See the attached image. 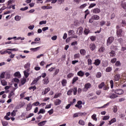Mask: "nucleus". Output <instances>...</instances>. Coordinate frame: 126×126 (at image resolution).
Returning a JSON list of instances; mask_svg holds the SVG:
<instances>
[{
	"label": "nucleus",
	"instance_id": "nucleus-54",
	"mask_svg": "<svg viewBox=\"0 0 126 126\" xmlns=\"http://www.w3.org/2000/svg\"><path fill=\"white\" fill-rule=\"evenodd\" d=\"M110 84L111 85V88L112 89V88H114V81L113 80H110Z\"/></svg>",
	"mask_w": 126,
	"mask_h": 126
},
{
	"label": "nucleus",
	"instance_id": "nucleus-23",
	"mask_svg": "<svg viewBox=\"0 0 126 126\" xmlns=\"http://www.w3.org/2000/svg\"><path fill=\"white\" fill-rule=\"evenodd\" d=\"M78 80V77H74L72 81V84H74Z\"/></svg>",
	"mask_w": 126,
	"mask_h": 126
},
{
	"label": "nucleus",
	"instance_id": "nucleus-52",
	"mask_svg": "<svg viewBox=\"0 0 126 126\" xmlns=\"http://www.w3.org/2000/svg\"><path fill=\"white\" fill-rule=\"evenodd\" d=\"M88 65H92V60L90 59H88Z\"/></svg>",
	"mask_w": 126,
	"mask_h": 126
},
{
	"label": "nucleus",
	"instance_id": "nucleus-45",
	"mask_svg": "<svg viewBox=\"0 0 126 126\" xmlns=\"http://www.w3.org/2000/svg\"><path fill=\"white\" fill-rule=\"evenodd\" d=\"M105 71L106 72H111V71H112V67H108L106 68Z\"/></svg>",
	"mask_w": 126,
	"mask_h": 126
},
{
	"label": "nucleus",
	"instance_id": "nucleus-36",
	"mask_svg": "<svg viewBox=\"0 0 126 126\" xmlns=\"http://www.w3.org/2000/svg\"><path fill=\"white\" fill-rule=\"evenodd\" d=\"M121 5L124 9H126V2H123L122 1Z\"/></svg>",
	"mask_w": 126,
	"mask_h": 126
},
{
	"label": "nucleus",
	"instance_id": "nucleus-49",
	"mask_svg": "<svg viewBox=\"0 0 126 126\" xmlns=\"http://www.w3.org/2000/svg\"><path fill=\"white\" fill-rule=\"evenodd\" d=\"M32 106H40V102L36 101L32 103Z\"/></svg>",
	"mask_w": 126,
	"mask_h": 126
},
{
	"label": "nucleus",
	"instance_id": "nucleus-38",
	"mask_svg": "<svg viewBox=\"0 0 126 126\" xmlns=\"http://www.w3.org/2000/svg\"><path fill=\"white\" fill-rule=\"evenodd\" d=\"M80 58V54L79 53L76 54L74 55V59L75 60L76 59H79Z\"/></svg>",
	"mask_w": 126,
	"mask_h": 126
},
{
	"label": "nucleus",
	"instance_id": "nucleus-32",
	"mask_svg": "<svg viewBox=\"0 0 126 126\" xmlns=\"http://www.w3.org/2000/svg\"><path fill=\"white\" fill-rule=\"evenodd\" d=\"M117 97H118V95L113 94L109 96V98H110V99H115V98H117Z\"/></svg>",
	"mask_w": 126,
	"mask_h": 126
},
{
	"label": "nucleus",
	"instance_id": "nucleus-53",
	"mask_svg": "<svg viewBox=\"0 0 126 126\" xmlns=\"http://www.w3.org/2000/svg\"><path fill=\"white\" fill-rule=\"evenodd\" d=\"M109 119H110V116H105L103 118V121H107V120H109Z\"/></svg>",
	"mask_w": 126,
	"mask_h": 126
},
{
	"label": "nucleus",
	"instance_id": "nucleus-4",
	"mask_svg": "<svg viewBox=\"0 0 126 126\" xmlns=\"http://www.w3.org/2000/svg\"><path fill=\"white\" fill-rule=\"evenodd\" d=\"M90 88H91V84L88 83L85 85L83 91L86 92V91H87L88 89H90Z\"/></svg>",
	"mask_w": 126,
	"mask_h": 126
},
{
	"label": "nucleus",
	"instance_id": "nucleus-6",
	"mask_svg": "<svg viewBox=\"0 0 126 126\" xmlns=\"http://www.w3.org/2000/svg\"><path fill=\"white\" fill-rule=\"evenodd\" d=\"M50 91L51 88H50L49 87L45 88L44 91L42 92V95H46V94H47Z\"/></svg>",
	"mask_w": 126,
	"mask_h": 126
},
{
	"label": "nucleus",
	"instance_id": "nucleus-2",
	"mask_svg": "<svg viewBox=\"0 0 126 126\" xmlns=\"http://www.w3.org/2000/svg\"><path fill=\"white\" fill-rule=\"evenodd\" d=\"M114 41H115V37H114V36H110L108 37L107 40V46H110V45H111V44H112Z\"/></svg>",
	"mask_w": 126,
	"mask_h": 126
},
{
	"label": "nucleus",
	"instance_id": "nucleus-58",
	"mask_svg": "<svg viewBox=\"0 0 126 126\" xmlns=\"http://www.w3.org/2000/svg\"><path fill=\"white\" fill-rule=\"evenodd\" d=\"M74 34V32L72 30H70L68 31V35H71Z\"/></svg>",
	"mask_w": 126,
	"mask_h": 126
},
{
	"label": "nucleus",
	"instance_id": "nucleus-33",
	"mask_svg": "<svg viewBox=\"0 0 126 126\" xmlns=\"http://www.w3.org/2000/svg\"><path fill=\"white\" fill-rule=\"evenodd\" d=\"M14 95V92H13V91H12L10 93H9L8 98H10Z\"/></svg>",
	"mask_w": 126,
	"mask_h": 126
},
{
	"label": "nucleus",
	"instance_id": "nucleus-21",
	"mask_svg": "<svg viewBox=\"0 0 126 126\" xmlns=\"http://www.w3.org/2000/svg\"><path fill=\"white\" fill-rule=\"evenodd\" d=\"M85 13V19H86V17H87V15L90 14V11H89V10L87 9L84 12Z\"/></svg>",
	"mask_w": 126,
	"mask_h": 126
},
{
	"label": "nucleus",
	"instance_id": "nucleus-25",
	"mask_svg": "<svg viewBox=\"0 0 126 126\" xmlns=\"http://www.w3.org/2000/svg\"><path fill=\"white\" fill-rule=\"evenodd\" d=\"M42 118H43V116H42V115H39L36 118V120H37V121H36L35 123H39V122H40V120H41V119H42Z\"/></svg>",
	"mask_w": 126,
	"mask_h": 126
},
{
	"label": "nucleus",
	"instance_id": "nucleus-55",
	"mask_svg": "<svg viewBox=\"0 0 126 126\" xmlns=\"http://www.w3.org/2000/svg\"><path fill=\"white\" fill-rule=\"evenodd\" d=\"M121 62L120 61H117L115 63V65L116 66H121Z\"/></svg>",
	"mask_w": 126,
	"mask_h": 126
},
{
	"label": "nucleus",
	"instance_id": "nucleus-5",
	"mask_svg": "<svg viewBox=\"0 0 126 126\" xmlns=\"http://www.w3.org/2000/svg\"><path fill=\"white\" fill-rule=\"evenodd\" d=\"M114 93L118 95H122V94H124V91L122 89H118L114 91Z\"/></svg>",
	"mask_w": 126,
	"mask_h": 126
},
{
	"label": "nucleus",
	"instance_id": "nucleus-29",
	"mask_svg": "<svg viewBox=\"0 0 126 126\" xmlns=\"http://www.w3.org/2000/svg\"><path fill=\"white\" fill-rule=\"evenodd\" d=\"M61 95H62V93L56 94L54 96V99H57V98H59V97H60V96H61Z\"/></svg>",
	"mask_w": 126,
	"mask_h": 126
},
{
	"label": "nucleus",
	"instance_id": "nucleus-40",
	"mask_svg": "<svg viewBox=\"0 0 126 126\" xmlns=\"http://www.w3.org/2000/svg\"><path fill=\"white\" fill-rule=\"evenodd\" d=\"M94 6H96V3H92L90 4V6H89L88 8L90 9V8H92V7H94Z\"/></svg>",
	"mask_w": 126,
	"mask_h": 126
},
{
	"label": "nucleus",
	"instance_id": "nucleus-15",
	"mask_svg": "<svg viewBox=\"0 0 126 126\" xmlns=\"http://www.w3.org/2000/svg\"><path fill=\"white\" fill-rule=\"evenodd\" d=\"M77 75H78V76L82 77L83 76H84V72L80 70L77 72Z\"/></svg>",
	"mask_w": 126,
	"mask_h": 126
},
{
	"label": "nucleus",
	"instance_id": "nucleus-16",
	"mask_svg": "<svg viewBox=\"0 0 126 126\" xmlns=\"http://www.w3.org/2000/svg\"><path fill=\"white\" fill-rule=\"evenodd\" d=\"M80 54L82 55V56H85L86 54V50H85V49H81L80 50Z\"/></svg>",
	"mask_w": 126,
	"mask_h": 126
},
{
	"label": "nucleus",
	"instance_id": "nucleus-27",
	"mask_svg": "<svg viewBox=\"0 0 126 126\" xmlns=\"http://www.w3.org/2000/svg\"><path fill=\"white\" fill-rule=\"evenodd\" d=\"M90 32V31L88 29H85L84 31V33L85 35H87L88 34H89Z\"/></svg>",
	"mask_w": 126,
	"mask_h": 126
},
{
	"label": "nucleus",
	"instance_id": "nucleus-60",
	"mask_svg": "<svg viewBox=\"0 0 126 126\" xmlns=\"http://www.w3.org/2000/svg\"><path fill=\"white\" fill-rule=\"evenodd\" d=\"M105 24H106V22H105V21H101L100 22V26H104V25H105Z\"/></svg>",
	"mask_w": 126,
	"mask_h": 126
},
{
	"label": "nucleus",
	"instance_id": "nucleus-46",
	"mask_svg": "<svg viewBox=\"0 0 126 126\" xmlns=\"http://www.w3.org/2000/svg\"><path fill=\"white\" fill-rule=\"evenodd\" d=\"M118 41L119 42V43H120V44L122 46H123V42H124V39H123V38H120L118 39Z\"/></svg>",
	"mask_w": 126,
	"mask_h": 126
},
{
	"label": "nucleus",
	"instance_id": "nucleus-8",
	"mask_svg": "<svg viewBox=\"0 0 126 126\" xmlns=\"http://www.w3.org/2000/svg\"><path fill=\"white\" fill-rule=\"evenodd\" d=\"M43 84L47 85L49 82H50V81L49 80V77H46L44 79H43Z\"/></svg>",
	"mask_w": 126,
	"mask_h": 126
},
{
	"label": "nucleus",
	"instance_id": "nucleus-7",
	"mask_svg": "<svg viewBox=\"0 0 126 126\" xmlns=\"http://www.w3.org/2000/svg\"><path fill=\"white\" fill-rule=\"evenodd\" d=\"M92 11L93 13H95V14H97L101 12V10L98 8H95L94 9H93Z\"/></svg>",
	"mask_w": 126,
	"mask_h": 126
},
{
	"label": "nucleus",
	"instance_id": "nucleus-50",
	"mask_svg": "<svg viewBox=\"0 0 126 126\" xmlns=\"http://www.w3.org/2000/svg\"><path fill=\"white\" fill-rule=\"evenodd\" d=\"M102 76V73H101L100 72H98L96 74V77L97 78H100Z\"/></svg>",
	"mask_w": 126,
	"mask_h": 126
},
{
	"label": "nucleus",
	"instance_id": "nucleus-61",
	"mask_svg": "<svg viewBox=\"0 0 126 126\" xmlns=\"http://www.w3.org/2000/svg\"><path fill=\"white\" fill-rule=\"evenodd\" d=\"M90 39H91V41H92L93 42H94V41H95L96 40V36H92L90 37Z\"/></svg>",
	"mask_w": 126,
	"mask_h": 126
},
{
	"label": "nucleus",
	"instance_id": "nucleus-30",
	"mask_svg": "<svg viewBox=\"0 0 126 126\" xmlns=\"http://www.w3.org/2000/svg\"><path fill=\"white\" fill-rule=\"evenodd\" d=\"M1 83L2 85H3V86H5V85H7V82H6L5 80H1Z\"/></svg>",
	"mask_w": 126,
	"mask_h": 126
},
{
	"label": "nucleus",
	"instance_id": "nucleus-42",
	"mask_svg": "<svg viewBox=\"0 0 126 126\" xmlns=\"http://www.w3.org/2000/svg\"><path fill=\"white\" fill-rule=\"evenodd\" d=\"M24 74L26 78H28V77L29 76V73H28V72L26 71H24Z\"/></svg>",
	"mask_w": 126,
	"mask_h": 126
},
{
	"label": "nucleus",
	"instance_id": "nucleus-64",
	"mask_svg": "<svg viewBox=\"0 0 126 126\" xmlns=\"http://www.w3.org/2000/svg\"><path fill=\"white\" fill-rule=\"evenodd\" d=\"M125 46H123L121 48V51L123 52H125L126 50V44L124 45Z\"/></svg>",
	"mask_w": 126,
	"mask_h": 126
},
{
	"label": "nucleus",
	"instance_id": "nucleus-22",
	"mask_svg": "<svg viewBox=\"0 0 126 126\" xmlns=\"http://www.w3.org/2000/svg\"><path fill=\"white\" fill-rule=\"evenodd\" d=\"M46 123H47L46 121H42L38 124V126H45V125H46Z\"/></svg>",
	"mask_w": 126,
	"mask_h": 126
},
{
	"label": "nucleus",
	"instance_id": "nucleus-51",
	"mask_svg": "<svg viewBox=\"0 0 126 126\" xmlns=\"http://www.w3.org/2000/svg\"><path fill=\"white\" fill-rule=\"evenodd\" d=\"M72 91H73L74 95H76L77 93V88H74V89L72 90Z\"/></svg>",
	"mask_w": 126,
	"mask_h": 126
},
{
	"label": "nucleus",
	"instance_id": "nucleus-12",
	"mask_svg": "<svg viewBox=\"0 0 126 126\" xmlns=\"http://www.w3.org/2000/svg\"><path fill=\"white\" fill-rule=\"evenodd\" d=\"M120 78H121V75L119 74H116L115 76H114V80L115 81H119V80H120Z\"/></svg>",
	"mask_w": 126,
	"mask_h": 126
},
{
	"label": "nucleus",
	"instance_id": "nucleus-41",
	"mask_svg": "<svg viewBox=\"0 0 126 126\" xmlns=\"http://www.w3.org/2000/svg\"><path fill=\"white\" fill-rule=\"evenodd\" d=\"M87 6V3H84L81 6H80L79 8L80 9H83V8H84L85 7H86Z\"/></svg>",
	"mask_w": 126,
	"mask_h": 126
},
{
	"label": "nucleus",
	"instance_id": "nucleus-59",
	"mask_svg": "<svg viewBox=\"0 0 126 126\" xmlns=\"http://www.w3.org/2000/svg\"><path fill=\"white\" fill-rule=\"evenodd\" d=\"M48 113L49 115H53V114H54V109H51L50 110L48 111Z\"/></svg>",
	"mask_w": 126,
	"mask_h": 126
},
{
	"label": "nucleus",
	"instance_id": "nucleus-57",
	"mask_svg": "<svg viewBox=\"0 0 126 126\" xmlns=\"http://www.w3.org/2000/svg\"><path fill=\"white\" fill-rule=\"evenodd\" d=\"M121 24H123L122 27H124V26H126V21L125 20H122Z\"/></svg>",
	"mask_w": 126,
	"mask_h": 126
},
{
	"label": "nucleus",
	"instance_id": "nucleus-18",
	"mask_svg": "<svg viewBox=\"0 0 126 126\" xmlns=\"http://www.w3.org/2000/svg\"><path fill=\"white\" fill-rule=\"evenodd\" d=\"M78 31H79V34L81 35L83 33V28L80 27L78 29Z\"/></svg>",
	"mask_w": 126,
	"mask_h": 126
},
{
	"label": "nucleus",
	"instance_id": "nucleus-35",
	"mask_svg": "<svg viewBox=\"0 0 126 126\" xmlns=\"http://www.w3.org/2000/svg\"><path fill=\"white\" fill-rule=\"evenodd\" d=\"M78 124L81 126H84L85 125V122L82 120H80L79 121Z\"/></svg>",
	"mask_w": 126,
	"mask_h": 126
},
{
	"label": "nucleus",
	"instance_id": "nucleus-17",
	"mask_svg": "<svg viewBox=\"0 0 126 126\" xmlns=\"http://www.w3.org/2000/svg\"><path fill=\"white\" fill-rule=\"evenodd\" d=\"M92 17H93V19L94 20H99L100 19V16L97 15H94Z\"/></svg>",
	"mask_w": 126,
	"mask_h": 126
},
{
	"label": "nucleus",
	"instance_id": "nucleus-39",
	"mask_svg": "<svg viewBox=\"0 0 126 126\" xmlns=\"http://www.w3.org/2000/svg\"><path fill=\"white\" fill-rule=\"evenodd\" d=\"M22 85H24L25 83H26V79L23 78L21 80Z\"/></svg>",
	"mask_w": 126,
	"mask_h": 126
},
{
	"label": "nucleus",
	"instance_id": "nucleus-48",
	"mask_svg": "<svg viewBox=\"0 0 126 126\" xmlns=\"http://www.w3.org/2000/svg\"><path fill=\"white\" fill-rule=\"evenodd\" d=\"M29 90H32V89L33 90V91H35L36 89H37V88L35 86H31L29 88Z\"/></svg>",
	"mask_w": 126,
	"mask_h": 126
},
{
	"label": "nucleus",
	"instance_id": "nucleus-56",
	"mask_svg": "<svg viewBox=\"0 0 126 126\" xmlns=\"http://www.w3.org/2000/svg\"><path fill=\"white\" fill-rule=\"evenodd\" d=\"M1 123L3 126H6L8 125V123L6 121H1Z\"/></svg>",
	"mask_w": 126,
	"mask_h": 126
},
{
	"label": "nucleus",
	"instance_id": "nucleus-14",
	"mask_svg": "<svg viewBox=\"0 0 126 126\" xmlns=\"http://www.w3.org/2000/svg\"><path fill=\"white\" fill-rule=\"evenodd\" d=\"M14 76L18 77V78H20V77H21V74H20V72L19 71H17L14 74Z\"/></svg>",
	"mask_w": 126,
	"mask_h": 126
},
{
	"label": "nucleus",
	"instance_id": "nucleus-20",
	"mask_svg": "<svg viewBox=\"0 0 126 126\" xmlns=\"http://www.w3.org/2000/svg\"><path fill=\"white\" fill-rule=\"evenodd\" d=\"M46 113V110L43 108H41L39 110V111L37 113L38 115L40 114H45Z\"/></svg>",
	"mask_w": 126,
	"mask_h": 126
},
{
	"label": "nucleus",
	"instance_id": "nucleus-47",
	"mask_svg": "<svg viewBox=\"0 0 126 126\" xmlns=\"http://www.w3.org/2000/svg\"><path fill=\"white\" fill-rule=\"evenodd\" d=\"M73 75L74 74L72 73H70L67 75V78H71V77H73Z\"/></svg>",
	"mask_w": 126,
	"mask_h": 126
},
{
	"label": "nucleus",
	"instance_id": "nucleus-26",
	"mask_svg": "<svg viewBox=\"0 0 126 126\" xmlns=\"http://www.w3.org/2000/svg\"><path fill=\"white\" fill-rule=\"evenodd\" d=\"M104 86H105V83L102 82L98 85V88L99 89H102L104 87Z\"/></svg>",
	"mask_w": 126,
	"mask_h": 126
},
{
	"label": "nucleus",
	"instance_id": "nucleus-63",
	"mask_svg": "<svg viewBox=\"0 0 126 126\" xmlns=\"http://www.w3.org/2000/svg\"><path fill=\"white\" fill-rule=\"evenodd\" d=\"M117 62V58H114L111 60V63H115Z\"/></svg>",
	"mask_w": 126,
	"mask_h": 126
},
{
	"label": "nucleus",
	"instance_id": "nucleus-11",
	"mask_svg": "<svg viewBox=\"0 0 126 126\" xmlns=\"http://www.w3.org/2000/svg\"><path fill=\"white\" fill-rule=\"evenodd\" d=\"M62 103V100L60 99H57L54 102V105L55 106H59V105H61Z\"/></svg>",
	"mask_w": 126,
	"mask_h": 126
},
{
	"label": "nucleus",
	"instance_id": "nucleus-31",
	"mask_svg": "<svg viewBox=\"0 0 126 126\" xmlns=\"http://www.w3.org/2000/svg\"><path fill=\"white\" fill-rule=\"evenodd\" d=\"M105 47H101L100 48H99L98 49V52L99 53H103V52H104V51H105Z\"/></svg>",
	"mask_w": 126,
	"mask_h": 126
},
{
	"label": "nucleus",
	"instance_id": "nucleus-1",
	"mask_svg": "<svg viewBox=\"0 0 126 126\" xmlns=\"http://www.w3.org/2000/svg\"><path fill=\"white\" fill-rule=\"evenodd\" d=\"M117 37H124L125 36V32L123 31V29H120L116 31Z\"/></svg>",
	"mask_w": 126,
	"mask_h": 126
},
{
	"label": "nucleus",
	"instance_id": "nucleus-24",
	"mask_svg": "<svg viewBox=\"0 0 126 126\" xmlns=\"http://www.w3.org/2000/svg\"><path fill=\"white\" fill-rule=\"evenodd\" d=\"M32 106L33 105H32L31 103H29L27 105V111H30L32 109Z\"/></svg>",
	"mask_w": 126,
	"mask_h": 126
},
{
	"label": "nucleus",
	"instance_id": "nucleus-28",
	"mask_svg": "<svg viewBox=\"0 0 126 126\" xmlns=\"http://www.w3.org/2000/svg\"><path fill=\"white\" fill-rule=\"evenodd\" d=\"M21 19V16H20L19 15H16L15 17V20H16V21H20Z\"/></svg>",
	"mask_w": 126,
	"mask_h": 126
},
{
	"label": "nucleus",
	"instance_id": "nucleus-37",
	"mask_svg": "<svg viewBox=\"0 0 126 126\" xmlns=\"http://www.w3.org/2000/svg\"><path fill=\"white\" fill-rule=\"evenodd\" d=\"M16 112H17V110H13L11 113V117H15L16 115Z\"/></svg>",
	"mask_w": 126,
	"mask_h": 126
},
{
	"label": "nucleus",
	"instance_id": "nucleus-10",
	"mask_svg": "<svg viewBox=\"0 0 126 126\" xmlns=\"http://www.w3.org/2000/svg\"><path fill=\"white\" fill-rule=\"evenodd\" d=\"M100 63H101V60L99 59H96L94 60V65H96V66H97L98 65H99Z\"/></svg>",
	"mask_w": 126,
	"mask_h": 126
},
{
	"label": "nucleus",
	"instance_id": "nucleus-62",
	"mask_svg": "<svg viewBox=\"0 0 126 126\" xmlns=\"http://www.w3.org/2000/svg\"><path fill=\"white\" fill-rule=\"evenodd\" d=\"M25 68H29L30 67V63H28L24 66Z\"/></svg>",
	"mask_w": 126,
	"mask_h": 126
},
{
	"label": "nucleus",
	"instance_id": "nucleus-19",
	"mask_svg": "<svg viewBox=\"0 0 126 126\" xmlns=\"http://www.w3.org/2000/svg\"><path fill=\"white\" fill-rule=\"evenodd\" d=\"M92 119L94 121H95V122H97V121H98V119H97V115H96L95 114H94L92 116Z\"/></svg>",
	"mask_w": 126,
	"mask_h": 126
},
{
	"label": "nucleus",
	"instance_id": "nucleus-3",
	"mask_svg": "<svg viewBox=\"0 0 126 126\" xmlns=\"http://www.w3.org/2000/svg\"><path fill=\"white\" fill-rule=\"evenodd\" d=\"M82 116H86V113L78 112L73 114V118H77V117H82Z\"/></svg>",
	"mask_w": 126,
	"mask_h": 126
},
{
	"label": "nucleus",
	"instance_id": "nucleus-43",
	"mask_svg": "<svg viewBox=\"0 0 126 126\" xmlns=\"http://www.w3.org/2000/svg\"><path fill=\"white\" fill-rule=\"evenodd\" d=\"M5 73L3 72L2 73H1L0 75V79H3V78H4L5 77Z\"/></svg>",
	"mask_w": 126,
	"mask_h": 126
},
{
	"label": "nucleus",
	"instance_id": "nucleus-9",
	"mask_svg": "<svg viewBox=\"0 0 126 126\" xmlns=\"http://www.w3.org/2000/svg\"><path fill=\"white\" fill-rule=\"evenodd\" d=\"M89 47L91 51H94L96 49V45L94 43H91Z\"/></svg>",
	"mask_w": 126,
	"mask_h": 126
},
{
	"label": "nucleus",
	"instance_id": "nucleus-34",
	"mask_svg": "<svg viewBox=\"0 0 126 126\" xmlns=\"http://www.w3.org/2000/svg\"><path fill=\"white\" fill-rule=\"evenodd\" d=\"M40 47H37L35 48H31V50L33 52H37V51H38V50H40Z\"/></svg>",
	"mask_w": 126,
	"mask_h": 126
},
{
	"label": "nucleus",
	"instance_id": "nucleus-13",
	"mask_svg": "<svg viewBox=\"0 0 126 126\" xmlns=\"http://www.w3.org/2000/svg\"><path fill=\"white\" fill-rule=\"evenodd\" d=\"M61 83H62V86L63 87L66 86V84H67V81L66 80V79H63L61 81Z\"/></svg>",
	"mask_w": 126,
	"mask_h": 126
},
{
	"label": "nucleus",
	"instance_id": "nucleus-44",
	"mask_svg": "<svg viewBox=\"0 0 126 126\" xmlns=\"http://www.w3.org/2000/svg\"><path fill=\"white\" fill-rule=\"evenodd\" d=\"M111 57H115L116 56V53L114 51H112L109 53Z\"/></svg>",
	"mask_w": 126,
	"mask_h": 126
}]
</instances>
